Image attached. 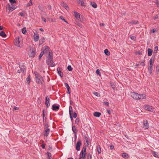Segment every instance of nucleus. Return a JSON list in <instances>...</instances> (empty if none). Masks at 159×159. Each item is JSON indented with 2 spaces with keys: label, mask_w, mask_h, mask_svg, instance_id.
Returning a JSON list of instances; mask_svg holds the SVG:
<instances>
[{
  "label": "nucleus",
  "mask_w": 159,
  "mask_h": 159,
  "mask_svg": "<svg viewBox=\"0 0 159 159\" xmlns=\"http://www.w3.org/2000/svg\"><path fill=\"white\" fill-rule=\"evenodd\" d=\"M14 44L15 45L18 47H20L22 46V38L19 36L16 38L14 41Z\"/></svg>",
  "instance_id": "3"
},
{
  "label": "nucleus",
  "mask_w": 159,
  "mask_h": 159,
  "mask_svg": "<svg viewBox=\"0 0 159 159\" xmlns=\"http://www.w3.org/2000/svg\"><path fill=\"white\" fill-rule=\"evenodd\" d=\"M48 65L51 67H53L54 66V64L53 61H51L50 63H48Z\"/></svg>",
  "instance_id": "30"
},
{
  "label": "nucleus",
  "mask_w": 159,
  "mask_h": 159,
  "mask_svg": "<svg viewBox=\"0 0 159 159\" xmlns=\"http://www.w3.org/2000/svg\"><path fill=\"white\" fill-rule=\"evenodd\" d=\"M42 52L44 53H48L49 55V52H51L49 51V48L48 46H45L43 47L42 48Z\"/></svg>",
  "instance_id": "7"
},
{
  "label": "nucleus",
  "mask_w": 159,
  "mask_h": 159,
  "mask_svg": "<svg viewBox=\"0 0 159 159\" xmlns=\"http://www.w3.org/2000/svg\"><path fill=\"white\" fill-rule=\"evenodd\" d=\"M96 73L97 75H99L100 76H101V74L100 72V70L99 69H97L96 70Z\"/></svg>",
  "instance_id": "39"
},
{
  "label": "nucleus",
  "mask_w": 159,
  "mask_h": 159,
  "mask_svg": "<svg viewBox=\"0 0 159 159\" xmlns=\"http://www.w3.org/2000/svg\"><path fill=\"white\" fill-rule=\"evenodd\" d=\"M9 8L10 10L11 11L13 10L15 8V7H10Z\"/></svg>",
  "instance_id": "52"
},
{
  "label": "nucleus",
  "mask_w": 159,
  "mask_h": 159,
  "mask_svg": "<svg viewBox=\"0 0 159 159\" xmlns=\"http://www.w3.org/2000/svg\"><path fill=\"white\" fill-rule=\"evenodd\" d=\"M122 156L123 158H127L129 157L128 154L125 153L122 154Z\"/></svg>",
  "instance_id": "25"
},
{
  "label": "nucleus",
  "mask_w": 159,
  "mask_h": 159,
  "mask_svg": "<svg viewBox=\"0 0 159 159\" xmlns=\"http://www.w3.org/2000/svg\"><path fill=\"white\" fill-rule=\"evenodd\" d=\"M31 80V77L30 76V75H29L28 76V77L27 78L26 83L27 84H29Z\"/></svg>",
  "instance_id": "21"
},
{
  "label": "nucleus",
  "mask_w": 159,
  "mask_h": 159,
  "mask_svg": "<svg viewBox=\"0 0 159 159\" xmlns=\"http://www.w3.org/2000/svg\"><path fill=\"white\" fill-rule=\"evenodd\" d=\"M59 18L61 19L62 20H63L65 22H66L67 23V22H66V21L65 20V19H64V18L62 16H60Z\"/></svg>",
  "instance_id": "45"
},
{
  "label": "nucleus",
  "mask_w": 159,
  "mask_h": 159,
  "mask_svg": "<svg viewBox=\"0 0 159 159\" xmlns=\"http://www.w3.org/2000/svg\"><path fill=\"white\" fill-rule=\"evenodd\" d=\"M101 115V113L98 112H95L93 113L94 116L96 117H99Z\"/></svg>",
  "instance_id": "19"
},
{
  "label": "nucleus",
  "mask_w": 159,
  "mask_h": 159,
  "mask_svg": "<svg viewBox=\"0 0 159 159\" xmlns=\"http://www.w3.org/2000/svg\"><path fill=\"white\" fill-rule=\"evenodd\" d=\"M138 22V21H134L132 22V24H137Z\"/></svg>",
  "instance_id": "63"
},
{
  "label": "nucleus",
  "mask_w": 159,
  "mask_h": 159,
  "mask_svg": "<svg viewBox=\"0 0 159 159\" xmlns=\"http://www.w3.org/2000/svg\"><path fill=\"white\" fill-rule=\"evenodd\" d=\"M97 151L98 153H100L101 152V150L99 146H98Z\"/></svg>",
  "instance_id": "32"
},
{
  "label": "nucleus",
  "mask_w": 159,
  "mask_h": 159,
  "mask_svg": "<svg viewBox=\"0 0 159 159\" xmlns=\"http://www.w3.org/2000/svg\"><path fill=\"white\" fill-rule=\"evenodd\" d=\"M36 82L39 84H42L44 82L43 78L37 72H34Z\"/></svg>",
  "instance_id": "2"
},
{
  "label": "nucleus",
  "mask_w": 159,
  "mask_h": 159,
  "mask_svg": "<svg viewBox=\"0 0 159 159\" xmlns=\"http://www.w3.org/2000/svg\"><path fill=\"white\" fill-rule=\"evenodd\" d=\"M28 54L30 57H34L35 54V50L32 47L28 48Z\"/></svg>",
  "instance_id": "4"
},
{
  "label": "nucleus",
  "mask_w": 159,
  "mask_h": 159,
  "mask_svg": "<svg viewBox=\"0 0 159 159\" xmlns=\"http://www.w3.org/2000/svg\"><path fill=\"white\" fill-rule=\"evenodd\" d=\"M72 130L73 132L75 134H76L77 133V130L76 128V127L75 126H72Z\"/></svg>",
  "instance_id": "23"
},
{
  "label": "nucleus",
  "mask_w": 159,
  "mask_h": 159,
  "mask_svg": "<svg viewBox=\"0 0 159 159\" xmlns=\"http://www.w3.org/2000/svg\"><path fill=\"white\" fill-rule=\"evenodd\" d=\"M130 38L132 40H135V37L134 36H131L130 37Z\"/></svg>",
  "instance_id": "51"
},
{
  "label": "nucleus",
  "mask_w": 159,
  "mask_h": 159,
  "mask_svg": "<svg viewBox=\"0 0 159 159\" xmlns=\"http://www.w3.org/2000/svg\"><path fill=\"white\" fill-rule=\"evenodd\" d=\"M82 145L81 142L80 140L78 141L76 143V149L77 151H79L80 150V146Z\"/></svg>",
  "instance_id": "9"
},
{
  "label": "nucleus",
  "mask_w": 159,
  "mask_h": 159,
  "mask_svg": "<svg viewBox=\"0 0 159 159\" xmlns=\"http://www.w3.org/2000/svg\"><path fill=\"white\" fill-rule=\"evenodd\" d=\"M105 25L103 24V23H101L100 24V26H104Z\"/></svg>",
  "instance_id": "62"
},
{
  "label": "nucleus",
  "mask_w": 159,
  "mask_h": 159,
  "mask_svg": "<svg viewBox=\"0 0 159 159\" xmlns=\"http://www.w3.org/2000/svg\"><path fill=\"white\" fill-rule=\"evenodd\" d=\"M104 53L107 55H109L110 54V52L107 49H105L104 51Z\"/></svg>",
  "instance_id": "27"
},
{
  "label": "nucleus",
  "mask_w": 159,
  "mask_h": 159,
  "mask_svg": "<svg viewBox=\"0 0 159 159\" xmlns=\"http://www.w3.org/2000/svg\"><path fill=\"white\" fill-rule=\"evenodd\" d=\"M93 93L94 95L97 97H100V94L98 93L94 92Z\"/></svg>",
  "instance_id": "38"
},
{
  "label": "nucleus",
  "mask_w": 159,
  "mask_h": 159,
  "mask_svg": "<svg viewBox=\"0 0 159 159\" xmlns=\"http://www.w3.org/2000/svg\"><path fill=\"white\" fill-rule=\"evenodd\" d=\"M87 158L88 159H91V156L90 154H88Z\"/></svg>",
  "instance_id": "48"
},
{
  "label": "nucleus",
  "mask_w": 159,
  "mask_h": 159,
  "mask_svg": "<svg viewBox=\"0 0 159 159\" xmlns=\"http://www.w3.org/2000/svg\"><path fill=\"white\" fill-rule=\"evenodd\" d=\"M70 112L71 115H72L73 114V109L72 107L70 106L69 107V114L70 115Z\"/></svg>",
  "instance_id": "28"
},
{
  "label": "nucleus",
  "mask_w": 159,
  "mask_h": 159,
  "mask_svg": "<svg viewBox=\"0 0 159 159\" xmlns=\"http://www.w3.org/2000/svg\"><path fill=\"white\" fill-rule=\"evenodd\" d=\"M153 66L149 65L148 68V72L150 74H151L153 70Z\"/></svg>",
  "instance_id": "16"
},
{
  "label": "nucleus",
  "mask_w": 159,
  "mask_h": 159,
  "mask_svg": "<svg viewBox=\"0 0 159 159\" xmlns=\"http://www.w3.org/2000/svg\"><path fill=\"white\" fill-rule=\"evenodd\" d=\"M41 147L43 148H45V145L44 144H43L41 145Z\"/></svg>",
  "instance_id": "61"
},
{
  "label": "nucleus",
  "mask_w": 159,
  "mask_h": 159,
  "mask_svg": "<svg viewBox=\"0 0 159 159\" xmlns=\"http://www.w3.org/2000/svg\"><path fill=\"white\" fill-rule=\"evenodd\" d=\"M44 110H43V123H44V118L45 116V113L44 112Z\"/></svg>",
  "instance_id": "46"
},
{
  "label": "nucleus",
  "mask_w": 159,
  "mask_h": 159,
  "mask_svg": "<svg viewBox=\"0 0 159 159\" xmlns=\"http://www.w3.org/2000/svg\"><path fill=\"white\" fill-rule=\"evenodd\" d=\"M91 5L94 8H96L97 7V5L95 3H91Z\"/></svg>",
  "instance_id": "37"
},
{
  "label": "nucleus",
  "mask_w": 159,
  "mask_h": 159,
  "mask_svg": "<svg viewBox=\"0 0 159 159\" xmlns=\"http://www.w3.org/2000/svg\"><path fill=\"white\" fill-rule=\"evenodd\" d=\"M79 122V120L77 119H76L75 121V123L76 124H78Z\"/></svg>",
  "instance_id": "60"
},
{
  "label": "nucleus",
  "mask_w": 159,
  "mask_h": 159,
  "mask_svg": "<svg viewBox=\"0 0 159 159\" xmlns=\"http://www.w3.org/2000/svg\"><path fill=\"white\" fill-rule=\"evenodd\" d=\"M67 69L69 71H70L72 70V68L70 66H68L67 67Z\"/></svg>",
  "instance_id": "43"
},
{
  "label": "nucleus",
  "mask_w": 159,
  "mask_h": 159,
  "mask_svg": "<svg viewBox=\"0 0 159 159\" xmlns=\"http://www.w3.org/2000/svg\"><path fill=\"white\" fill-rule=\"evenodd\" d=\"M47 155L48 158H52L51 157L52 156V154L50 153L49 152H47Z\"/></svg>",
  "instance_id": "42"
},
{
  "label": "nucleus",
  "mask_w": 159,
  "mask_h": 159,
  "mask_svg": "<svg viewBox=\"0 0 159 159\" xmlns=\"http://www.w3.org/2000/svg\"><path fill=\"white\" fill-rule=\"evenodd\" d=\"M19 14L21 16H24V13L22 12H20L19 13Z\"/></svg>",
  "instance_id": "56"
},
{
  "label": "nucleus",
  "mask_w": 159,
  "mask_h": 159,
  "mask_svg": "<svg viewBox=\"0 0 159 159\" xmlns=\"http://www.w3.org/2000/svg\"><path fill=\"white\" fill-rule=\"evenodd\" d=\"M149 126L148 121L147 120H145L143 122V128L145 129L149 128Z\"/></svg>",
  "instance_id": "10"
},
{
  "label": "nucleus",
  "mask_w": 159,
  "mask_h": 159,
  "mask_svg": "<svg viewBox=\"0 0 159 159\" xmlns=\"http://www.w3.org/2000/svg\"><path fill=\"white\" fill-rule=\"evenodd\" d=\"M74 12V16L76 19L78 20H80V15L79 13L76 12L75 11Z\"/></svg>",
  "instance_id": "12"
},
{
  "label": "nucleus",
  "mask_w": 159,
  "mask_h": 159,
  "mask_svg": "<svg viewBox=\"0 0 159 159\" xmlns=\"http://www.w3.org/2000/svg\"><path fill=\"white\" fill-rule=\"evenodd\" d=\"M14 109L15 110H18L19 109V108L18 107H15L14 108Z\"/></svg>",
  "instance_id": "59"
},
{
  "label": "nucleus",
  "mask_w": 159,
  "mask_h": 159,
  "mask_svg": "<svg viewBox=\"0 0 159 159\" xmlns=\"http://www.w3.org/2000/svg\"><path fill=\"white\" fill-rule=\"evenodd\" d=\"M64 84H65V86L66 87V88L67 89V90L68 91V93L69 94H70V87L69 85H68V84H67V83H65Z\"/></svg>",
  "instance_id": "18"
},
{
  "label": "nucleus",
  "mask_w": 159,
  "mask_h": 159,
  "mask_svg": "<svg viewBox=\"0 0 159 159\" xmlns=\"http://www.w3.org/2000/svg\"><path fill=\"white\" fill-rule=\"evenodd\" d=\"M49 98L48 97H47L46 98L45 101V104L46 105L47 107H48L50 106V103H49Z\"/></svg>",
  "instance_id": "13"
},
{
  "label": "nucleus",
  "mask_w": 159,
  "mask_h": 159,
  "mask_svg": "<svg viewBox=\"0 0 159 159\" xmlns=\"http://www.w3.org/2000/svg\"><path fill=\"white\" fill-rule=\"evenodd\" d=\"M44 53L43 52H42L40 54L39 57V59H40L43 56V55Z\"/></svg>",
  "instance_id": "44"
},
{
  "label": "nucleus",
  "mask_w": 159,
  "mask_h": 159,
  "mask_svg": "<svg viewBox=\"0 0 159 159\" xmlns=\"http://www.w3.org/2000/svg\"><path fill=\"white\" fill-rule=\"evenodd\" d=\"M44 42V38H41V39L39 41L40 43H42Z\"/></svg>",
  "instance_id": "40"
},
{
  "label": "nucleus",
  "mask_w": 159,
  "mask_h": 159,
  "mask_svg": "<svg viewBox=\"0 0 159 159\" xmlns=\"http://www.w3.org/2000/svg\"><path fill=\"white\" fill-rule=\"evenodd\" d=\"M9 2L11 3H15L16 1L14 0H9Z\"/></svg>",
  "instance_id": "49"
},
{
  "label": "nucleus",
  "mask_w": 159,
  "mask_h": 159,
  "mask_svg": "<svg viewBox=\"0 0 159 159\" xmlns=\"http://www.w3.org/2000/svg\"><path fill=\"white\" fill-rule=\"evenodd\" d=\"M34 38L35 42L38 41L39 38V34L37 33H34Z\"/></svg>",
  "instance_id": "15"
},
{
  "label": "nucleus",
  "mask_w": 159,
  "mask_h": 159,
  "mask_svg": "<svg viewBox=\"0 0 159 159\" xmlns=\"http://www.w3.org/2000/svg\"><path fill=\"white\" fill-rule=\"evenodd\" d=\"M16 70L15 71H17V72H16V74L18 75H19V74H19L20 73H21V72L22 71H23V73L24 72V70H22L21 69H16Z\"/></svg>",
  "instance_id": "22"
},
{
  "label": "nucleus",
  "mask_w": 159,
  "mask_h": 159,
  "mask_svg": "<svg viewBox=\"0 0 159 159\" xmlns=\"http://www.w3.org/2000/svg\"><path fill=\"white\" fill-rule=\"evenodd\" d=\"M86 155V148L85 147H84L80 152L79 157L85 159Z\"/></svg>",
  "instance_id": "5"
},
{
  "label": "nucleus",
  "mask_w": 159,
  "mask_h": 159,
  "mask_svg": "<svg viewBox=\"0 0 159 159\" xmlns=\"http://www.w3.org/2000/svg\"><path fill=\"white\" fill-rule=\"evenodd\" d=\"M107 113L110 115L111 113V111L110 110H107Z\"/></svg>",
  "instance_id": "54"
},
{
  "label": "nucleus",
  "mask_w": 159,
  "mask_h": 159,
  "mask_svg": "<svg viewBox=\"0 0 159 159\" xmlns=\"http://www.w3.org/2000/svg\"><path fill=\"white\" fill-rule=\"evenodd\" d=\"M0 35L3 37H5L6 36V34L5 33V32L3 31L0 32Z\"/></svg>",
  "instance_id": "24"
},
{
  "label": "nucleus",
  "mask_w": 159,
  "mask_h": 159,
  "mask_svg": "<svg viewBox=\"0 0 159 159\" xmlns=\"http://www.w3.org/2000/svg\"><path fill=\"white\" fill-rule=\"evenodd\" d=\"M130 95L131 97L135 99H143L146 98V95L144 94H139L134 92H131Z\"/></svg>",
  "instance_id": "1"
},
{
  "label": "nucleus",
  "mask_w": 159,
  "mask_h": 159,
  "mask_svg": "<svg viewBox=\"0 0 159 159\" xmlns=\"http://www.w3.org/2000/svg\"><path fill=\"white\" fill-rule=\"evenodd\" d=\"M42 20L43 21H44V22H45V23L46 22V20L45 19V18H44V17H42Z\"/></svg>",
  "instance_id": "58"
},
{
  "label": "nucleus",
  "mask_w": 159,
  "mask_h": 159,
  "mask_svg": "<svg viewBox=\"0 0 159 159\" xmlns=\"http://www.w3.org/2000/svg\"><path fill=\"white\" fill-rule=\"evenodd\" d=\"M144 109L145 110L153 112L154 111V109L152 107L150 106H146L144 107Z\"/></svg>",
  "instance_id": "11"
},
{
  "label": "nucleus",
  "mask_w": 159,
  "mask_h": 159,
  "mask_svg": "<svg viewBox=\"0 0 159 159\" xmlns=\"http://www.w3.org/2000/svg\"><path fill=\"white\" fill-rule=\"evenodd\" d=\"M103 103L105 105L108 106L109 104V103L108 102H103Z\"/></svg>",
  "instance_id": "53"
},
{
  "label": "nucleus",
  "mask_w": 159,
  "mask_h": 159,
  "mask_svg": "<svg viewBox=\"0 0 159 159\" xmlns=\"http://www.w3.org/2000/svg\"><path fill=\"white\" fill-rule=\"evenodd\" d=\"M158 50V48L157 46H156L155 47L154 52H155L156 53Z\"/></svg>",
  "instance_id": "47"
},
{
  "label": "nucleus",
  "mask_w": 159,
  "mask_h": 159,
  "mask_svg": "<svg viewBox=\"0 0 159 159\" xmlns=\"http://www.w3.org/2000/svg\"><path fill=\"white\" fill-rule=\"evenodd\" d=\"M152 32L153 33H155L157 32V30L156 29H154L152 30Z\"/></svg>",
  "instance_id": "55"
},
{
  "label": "nucleus",
  "mask_w": 159,
  "mask_h": 159,
  "mask_svg": "<svg viewBox=\"0 0 159 159\" xmlns=\"http://www.w3.org/2000/svg\"><path fill=\"white\" fill-rule=\"evenodd\" d=\"M62 5L67 10L68 8V6L66 4L64 3V2L62 3Z\"/></svg>",
  "instance_id": "34"
},
{
  "label": "nucleus",
  "mask_w": 159,
  "mask_h": 159,
  "mask_svg": "<svg viewBox=\"0 0 159 159\" xmlns=\"http://www.w3.org/2000/svg\"><path fill=\"white\" fill-rule=\"evenodd\" d=\"M19 68L23 70L24 71L25 70L26 67L24 64L23 63H20L19 65Z\"/></svg>",
  "instance_id": "14"
},
{
  "label": "nucleus",
  "mask_w": 159,
  "mask_h": 159,
  "mask_svg": "<svg viewBox=\"0 0 159 159\" xmlns=\"http://www.w3.org/2000/svg\"><path fill=\"white\" fill-rule=\"evenodd\" d=\"M22 33L25 34L26 33V28H24L22 29Z\"/></svg>",
  "instance_id": "33"
},
{
  "label": "nucleus",
  "mask_w": 159,
  "mask_h": 159,
  "mask_svg": "<svg viewBox=\"0 0 159 159\" xmlns=\"http://www.w3.org/2000/svg\"><path fill=\"white\" fill-rule=\"evenodd\" d=\"M52 108L53 110L56 111L59 110V106H56L53 105L52 106Z\"/></svg>",
  "instance_id": "17"
},
{
  "label": "nucleus",
  "mask_w": 159,
  "mask_h": 159,
  "mask_svg": "<svg viewBox=\"0 0 159 159\" xmlns=\"http://www.w3.org/2000/svg\"><path fill=\"white\" fill-rule=\"evenodd\" d=\"M44 129L45 133L44 134V136L47 137L49 134L50 132V129L48 128V125L47 123H44Z\"/></svg>",
  "instance_id": "6"
},
{
  "label": "nucleus",
  "mask_w": 159,
  "mask_h": 159,
  "mask_svg": "<svg viewBox=\"0 0 159 159\" xmlns=\"http://www.w3.org/2000/svg\"><path fill=\"white\" fill-rule=\"evenodd\" d=\"M152 155L155 157H158V155L155 152L153 151L152 152Z\"/></svg>",
  "instance_id": "36"
},
{
  "label": "nucleus",
  "mask_w": 159,
  "mask_h": 159,
  "mask_svg": "<svg viewBox=\"0 0 159 159\" xmlns=\"http://www.w3.org/2000/svg\"><path fill=\"white\" fill-rule=\"evenodd\" d=\"M58 72V74L61 77L63 76V74L61 71H59L58 70H57Z\"/></svg>",
  "instance_id": "41"
},
{
  "label": "nucleus",
  "mask_w": 159,
  "mask_h": 159,
  "mask_svg": "<svg viewBox=\"0 0 159 159\" xmlns=\"http://www.w3.org/2000/svg\"><path fill=\"white\" fill-rule=\"evenodd\" d=\"M52 53L49 52V55L46 60L47 63V64H48V63H50V62L52 61Z\"/></svg>",
  "instance_id": "8"
},
{
  "label": "nucleus",
  "mask_w": 159,
  "mask_h": 159,
  "mask_svg": "<svg viewBox=\"0 0 159 159\" xmlns=\"http://www.w3.org/2000/svg\"><path fill=\"white\" fill-rule=\"evenodd\" d=\"M79 3L81 5V6H84V3L83 0H80L79 1Z\"/></svg>",
  "instance_id": "29"
},
{
  "label": "nucleus",
  "mask_w": 159,
  "mask_h": 159,
  "mask_svg": "<svg viewBox=\"0 0 159 159\" xmlns=\"http://www.w3.org/2000/svg\"><path fill=\"white\" fill-rule=\"evenodd\" d=\"M84 139L86 140V142L87 143V145H89V141L88 139V138H87V136H85L84 137Z\"/></svg>",
  "instance_id": "26"
},
{
  "label": "nucleus",
  "mask_w": 159,
  "mask_h": 159,
  "mask_svg": "<svg viewBox=\"0 0 159 159\" xmlns=\"http://www.w3.org/2000/svg\"><path fill=\"white\" fill-rule=\"evenodd\" d=\"M152 50L150 48H148V55L149 56H151L152 55Z\"/></svg>",
  "instance_id": "20"
},
{
  "label": "nucleus",
  "mask_w": 159,
  "mask_h": 159,
  "mask_svg": "<svg viewBox=\"0 0 159 159\" xmlns=\"http://www.w3.org/2000/svg\"><path fill=\"white\" fill-rule=\"evenodd\" d=\"M110 148L111 150H112L114 148V147L113 146L111 145L110 146Z\"/></svg>",
  "instance_id": "57"
},
{
  "label": "nucleus",
  "mask_w": 159,
  "mask_h": 159,
  "mask_svg": "<svg viewBox=\"0 0 159 159\" xmlns=\"http://www.w3.org/2000/svg\"><path fill=\"white\" fill-rule=\"evenodd\" d=\"M153 62H154V61H153V60L152 59H150L149 60V65L153 66Z\"/></svg>",
  "instance_id": "35"
},
{
  "label": "nucleus",
  "mask_w": 159,
  "mask_h": 159,
  "mask_svg": "<svg viewBox=\"0 0 159 159\" xmlns=\"http://www.w3.org/2000/svg\"><path fill=\"white\" fill-rule=\"evenodd\" d=\"M140 65H142L143 66H145V64L143 62H142L140 64Z\"/></svg>",
  "instance_id": "64"
},
{
  "label": "nucleus",
  "mask_w": 159,
  "mask_h": 159,
  "mask_svg": "<svg viewBox=\"0 0 159 159\" xmlns=\"http://www.w3.org/2000/svg\"><path fill=\"white\" fill-rule=\"evenodd\" d=\"M48 65L51 67H53L54 66V64L53 61H51L50 63H48Z\"/></svg>",
  "instance_id": "31"
},
{
  "label": "nucleus",
  "mask_w": 159,
  "mask_h": 159,
  "mask_svg": "<svg viewBox=\"0 0 159 159\" xmlns=\"http://www.w3.org/2000/svg\"><path fill=\"white\" fill-rule=\"evenodd\" d=\"M77 114L76 113H73V117L74 118H76L77 117Z\"/></svg>",
  "instance_id": "50"
}]
</instances>
